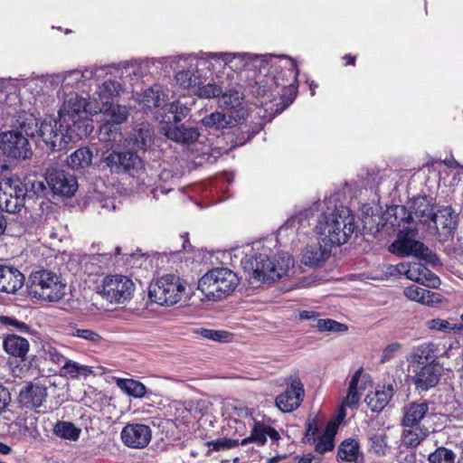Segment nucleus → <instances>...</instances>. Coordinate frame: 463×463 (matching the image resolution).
I'll return each mask as SVG.
<instances>
[{
    "mask_svg": "<svg viewBox=\"0 0 463 463\" xmlns=\"http://www.w3.org/2000/svg\"><path fill=\"white\" fill-rule=\"evenodd\" d=\"M86 107L85 99L80 97L76 92H70L65 95L63 104L59 110V120L66 121L67 118H76L84 112Z\"/></svg>",
    "mask_w": 463,
    "mask_h": 463,
    "instance_id": "27",
    "label": "nucleus"
},
{
    "mask_svg": "<svg viewBox=\"0 0 463 463\" xmlns=\"http://www.w3.org/2000/svg\"><path fill=\"white\" fill-rule=\"evenodd\" d=\"M62 374L70 376L71 379H78L80 375L88 376L92 373L90 366L80 364L72 360H68L62 364Z\"/></svg>",
    "mask_w": 463,
    "mask_h": 463,
    "instance_id": "47",
    "label": "nucleus"
},
{
    "mask_svg": "<svg viewBox=\"0 0 463 463\" xmlns=\"http://www.w3.org/2000/svg\"><path fill=\"white\" fill-rule=\"evenodd\" d=\"M48 396L47 387L39 382L26 383L19 391V406L26 410H36L40 408Z\"/></svg>",
    "mask_w": 463,
    "mask_h": 463,
    "instance_id": "17",
    "label": "nucleus"
},
{
    "mask_svg": "<svg viewBox=\"0 0 463 463\" xmlns=\"http://www.w3.org/2000/svg\"><path fill=\"white\" fill-rule=\"evenodd\" d=\"M359 444L354 439L344 440L337 451V459L342 461L355 462L359 456Z\"/></svg>",
    "mask_w": 463,
    "mask_h": 463,
    "instance_id": "46",
    "label": "nucleus"
},
{
    "mask_svg": "<svg viewBox=\"0 0 463 463\" xmlns=\"http://www.w3.org/2000/svg\"><path fill=\"white\" fill-rule=\"evenodd\" d=\"M430 402L427 401L411 402L403 407V416L402 419V427H413L421 425V420L429 412Z\"/></svg>",
    "mask_w": 463,
    "mask_h": 463,
    "instance_id": "25",
    "label": "nucleus"
},
{
    "mask_svg": "<svg viewBox=\"0 0 463 463\" xmlns=\"http://www.w3.org/2000/svg\"><path fill=\"white\" fill-rule=\"evenodd\" d=\"M455 452L445 447L437 448L428 457L430 463H455Z\"/></svg>",
    "mask_w": 463,
    "mask_h": 463,
    "instance_id": "51",
    "label": "nucleus"
},
{
    "mask_svg": "<svg viewBox=\"0 0 463 463\" xmlns=\"http://www.w3.org/2000/svg\"><path fill=\"white\" fill-rule=\"evenodd\" d=\"M331 247L329 244L319 241L308 244L302 252L301 261L306 266L315 267L324 262L330 255Z\"/></svg>",
    "mask_w": 463,
    "mask_h": 463,
    "instance_id": "26",
    "label": "nucleus"
},
{
    "mask_svg": "<svg viewBox=\"0 0 463 463\" xmlns=\"http://www.w3.org/2000/svg\"><path fill=\"white\" fill-rule=\"evenodd\" d=\"M412 383L417 390L428 391L439 382L442 368L439 364H430L420 367H412Z\"/></svg>",
    "mask_w": 463,
    "mask_h": 463,
    "instance_id": "21",
    "label": "nucleus"
},
{
    "mask_svg": "<svg viewBox=\"0 0 463 463\" xmlns=\"http://www.w3.org/2000/svg\"><path fill=\"white\" fill-rule=\"evenodd\" d=\"M5 351L14 357L24 358L29 351V342L16 334H8L3 341Z\"/></svg>",
    "mask_w": 463,
    "mask_h": 463,
    "instance_id": "33",
    "label": "nucleus"
},
{
    "mask_svg": "<svg viewBox=\"0 0 463 463\" xmlns=\"http://www.w3.org/2000/svg\"><path fill=\"white\" fill-rule=\"evenodd\" d=\"M121 85L118 81L114 80H105L101 86L99 87V97L104 103H109V99L119 94Z\"/></svg>",
    "mask_w": 463,
    "mask_h": 463,
    "instance_id": "49",
    "label": "nucleus"
},
{
    "mask_svg": "<svg viewBox=\"0 0 463 463\" xmlns=\"http://www.w3.org/2000/svg\"><path fill=\"white\" fill-rule=\"evenodd\" d=\"M110 118L107 122L118 124L120 126L125 122L128 117V110L127 107L121 105H112L109 109Z\"/></svg>",
    "mask_w": 463,
    "mask_h": 463,
    "instance_id": "56",
    "label": "nucleus"
},
{
    "mask_svg": "<svg viewBox=\"0 0 463 463\" xmlns=\"http://www.w3.org/2000/svg\"><path fill=\"white\" fill-rule=\"evenodd\" d=\"M306 426H307L306 434H305L306 441L308 443L315 442L316 435L319 431V427H318L317 422L315 420H308L307 421Z\"/></svg>",
    "mask_w": 463,
    "mask_h": 463,
    "instance_id": "64",
    "label": "nucleus"
},
{
    "mask_svg": "<svg viewBox=\"0 0 463 463\" xmlns=\"http://www.w3.org/2000/svg\"><path fill=\"white\" fill-rule=\"evenodd\" d=\"M239 284V279L228 268L213 269L204 274L198 282V289L208 300H221L229 296Z\"/></svg>",
    "mask_w": 463,
    "mask_h": 463,
    "instance_id": "5",
    "label": "nucleus"
},
{
    "mask_svg": "<svg viewBox=\"0 0 463 463\" xmlns=\"http://www.w3.org/2000/svg\"><path fill=\"white\" fill-rule=\"evenodd\" d=\"M286 390L276 397L275 403L282 412H292L304 400V385L297 373L291 374L286 380Z\"/></svg>",
    "mask_w": 463,
    "mask_h": 463,
    "instance_id": "15",
    "label": "nucleus"
},
{
    "mask_svg": "<svg viewBox=\"0 0 463 463\" xmlns=\"http://www.w3.org/2000/svg\"><path fill=\"white\" fill-rule=\"evenodd\" d=\"M98 69H85L84 71L73 70L68 71L62 79V86L64 88H77L80 83L95 77Z\"/></svg>",
    "mask_w": 463,
    "mask_h": 463,
    "instance_id": "41",
    "label": "nucleus"
},
{
    "mask_svg": "<svg viewBox=\"0 0 463 463\" xmlns=\"http://www.w3.org/2000/svg\"><path fill=\"white\" fill-rule=\"evenodd\" d=\"M46 122H53L52 118H44L39 125L38 118L31 112L25 110L16 111L11 118L10 130H15L27 137H34L38 134L43 140V126Z\"/></svg>",
    "mask_w": 463,
    "mask_h": 463,
    "instance_id": "16",
    "label": "nucleus"
},
{
    "mask_svg": "<svg viewBox=\"0 0 463 463\" xmlns=\"http://www.w3.org/2000/svg\"><path fill=\"white\" fill-rule=\"evenodd\" d=\"M103 162L111 173L128 175L135 177L145 170V163L138 153L128 149L127 151L112 150L103 157Z\"/></svg>",
    "mask_w": 463,
    "mask_h": 463,
    "instance_id": "8",
    "label": "nucleus"
},
{
    "mask_svg": "<svg viewBox=\"0 0 463 463\" xmlns=\"http://www.w3.org/2000/svg\"><path fill=\"white\" fill-rule=\"evenodd\" d=\"M165 110V114L162 121L165 122L166 125H172V122H174L175 125H178L190 112V109L179 100H175L167 104Z\"/></svg>",
    "mask_w": 463,
    "mask_h": 463,
    "instance_id": "39",
    "label": "nucleus"
},
{
    "mask_svg": "<svg viewBox=\"0 0 463 463\" xmlns=\"http://www.w3.org/2000/svg\"><path fill=\"white\" fill-rule=\"evenodd\" d=\"M46 181L53 194L65 197L72 196L78 188L76 177L63 170L50 172Z\"/></svg>",
    "mask_w": 463,
    "mask_h": 463,
    "instance_id": "20",
    "label": "nucleus"
},
{
    "mask_svg": "<svg viewBox=\"0 0 463 463\" xmlns=\"http://www.w3.org/2000/svg\"><path fill=\"white\" fill-rule=\"evenodd\" d=\"M430 433V430L424 425L403 427L402 440L405 447L416 448L429 437Z\"/></svg>",
    "mask_w": 463,
    "mask_h": 463,
    "instance_id": "35",
    "label": "nucleus"
},
{
    "mask_svg": "<svg viewBox=\"0 0 463 463\" xmlns=\"http://www.w3.org/2000/svg\"><path fill=\"white\" fill-rule=\"evenodd\" d=\"M150 299L160 306H173L178 303L185 293L186 284L178 275H163L149 285Z\"/></svg>",
    "mask_w": 463,
    "mask_h": 463,
    "instance_id": "7",
    "label": "nucleus"
},
{
    "mask_svg": "<svg viewBox=\"0 0 463 463\" xmlns=\"http://www.w3.org/2000/svg\"><path fill=\"white\" fill-rule=\"evenodd\" d=\"M337 428L338 425L335 422L330 421L326 424L324 433L316 439L315 442H313L315 444V449L317 453L324 454L334 449V439L337 431Z\"/></svg>",
    "mask_w": 463,
    "mask_h": 463,
    "instance_id": "38",
    "label": "nucleus"
},
{
    "mask_svg": "<svg viewBox=\"0 0 463 463\" xmlns=\"http://www.w3.org/2000/svg\"><path fill=\"white\" fill-rule=\"evenodd\" d=\"M155 131L148 123H142L137 126L125 138V146L128 149L139 152H146L154 143Z\"/></svg>",
    "mask_w": 463,
    "mask_h": 463,
    "instance_id": "19",
    "label": "nucleus"
},
{
    "mask_svg": "<svg viewBox=\"0 0 463 463\" xmlns=\"http://www.w3.org/2000/svg\"><path fill=\"white\" fill-rule=\"evenodd\" d=\"M414 235L415 230L413 228L400 230L397 240L390 247L391 251L402 257L412 255L430 264H437L439 261L438 256L431 252L422 242L409 237Z\"/></svg>",
    "mask_w": 463,
    "mask_h": 463,
    "instance_id": "9",
    "label": "nucleus"
},
{
    "mask_svg": "<svg viewBox=\"0 0 463 463\" xmlns=\"http://www.w3.org/2000/svg\"><path fill=\"white\" fill-rule=\"evenodd\" d=\"M266 58L262 70L269 71L276 87H281L282 91L288 89L295 96L298 74L296 61L285 55L267 54Z\"/></svg>",
    "mask_w": 463,
    "mask_h": 463,
    "instance_id": "6",
    "label": "nucleus"
},
{
    "mask_svg": "<svg viewBox=\"0 0 463 463\" xmlns=\"http://www.w3.org/2000/svg\"><path fill=\"white\" fill-rule=\"evenodd\" d=\"M116 385L128 396L143 398L146 393V387L134 379L117 378Z\"/></svg>",
    "mask_w": 463,
    "mask_h": 463,
    "instance_id": "42",
    "label": "nucleus"
},
{
    "mask_svg": "<svg viewBox=\"0 0 463 463\" xmlns=\"http://www.w3.org/2000/svg\"><path fill=\"white\" fill-rule=\"evenodd\" d=\"M23 185L27 189L26 197L33 198L43 193L45 185L43 181L37 180L34 176H25L22 179Z\"/></svg>",
    "mask_w": 463,
    "mask_h": 463,
    "instance_id": "52",
    "label": "nucleus"
},
{
    "mask_svg": "<svg viewBox=\"0 0 463 463\" xmlns=\"http://www.w3.org/2000/svg\"><path fill=\"white\" fill-rule=\"evenodd\" d=\"M53 433L61 439L76 441L80 438L81 430L71 421L59 420L53 427Z\"/></svg>",
    "mask_w": 463,
    "mask_h": 463,
    "instance_id": "44",
    "label": "nucleus"
},
{
    "mask_svg": "<svg viewBox=\"0 0 463 463\" xmlns=\"http://www.w3.org/2000/svg\"><path fill=\"white\" fill-rule=\"evenodd\" d=\"M70 335L86 340L91 344H99L102 340L101 335L91 329L74 328Z\"/></svg>",
    "mask_w": 463,
    "mask_h": 463,
    "instance_id": "57",
    "label": "nucleus"
},
{
    "mask_svg": "<svg viewBox=\"0 0 463 463\" xmlns=\"http://www.w3.org/2000/svg\"><path fill=\"white\" fill-rule=\"evenodd\" d=\"M162 95V86L159 84H154L144 91L140 101L144 107L149 109L153 108H159L164 102Z\"/></svg>",
    "mask_w": 463,
    "mask_h": 463,
    "instance_id": "45",
    "label": "nucleus"
},
{
    "mask_svg": "<svg viewBox=\"0 0 463 463\" xmlns=\"http://www.w3.org/2000/svg\"><path fill=\"white\" fill-rule=\"evenodd\" d=\"M385 222L391 227L400 230L411 228L409 225L412 222L411 213L404 205H393L390 207L385 213Z\"/></svg>",
    "mask_w": 463,
    "mask_h": 463,
    "instance_id": "30",
    "label": "nucleus"
},
{
    "mask_svg": "<svg viewBox=\"0 0 463 463\" xmlns=\"http://www.w3.org/2000/svg\"><path fill=\"white\" fill-rule=\"evenodd\" d=\"M242 265L250 279L256 282H274L288 275L294 266V260L286 252L278 254L272 260L266 254H258L245 258Z\"/></svg>",
    "mask_w": 463,
    "mask_h": 463,
    "instance_id": "3",
    "label": "nucleus"
},
{
    "mask_svg": "<svg viewBox=\"0 0 463 463\" xmlns=\"http://www.w3.org/2000/svg\"><path fill=\"white\" fill-rule=\"evenodd\" d=\"M392 395L393 387L389 384L383 390H376L373 394L367 395L365 401L373 411L379 412L387 406Z\"/></svg>",
    "mask_w": 463,
    "mask_h": 463,
    "instance_id": "37",
    "label": "nucleus"
},
{
    "mask_svg": "<svg viewBox=\"0 0 463 463\" xmlns=\"http://www.w3.org/2000/svg\"><path fill=\"white\" fill-rule=\"evenodd\" d=\"M243 100V94L235 89H227L224 90L219 98V107L228 110H235L238 113L239 118H242L244 112L242 111L241 105Z\"/></svg>",
    "mask_w": 463,
    "mask_h": 463,
    "instance_id": "34",
    "label": "nucleus"
},
{
    "mask_svg": "<svg viewBox=\"0 0 463 463\" xmlns=\"http://www.w3.org/2000/svg\"><path fill=\"white\" fill-rule=\"evenodd\" d=\"M438 345L434 343H423L416 346L411 354V366L420 367L430 364H439L438 359Z\"/></svg>",
    "mask_w": 463,
    "mask_h": 463,
    "instance_id": "29",
    "label": "nucleus"
},
{
    "mask_svg": "<svg viewBox=\"0 0 463 463\" xmlns=\"http://www.w3.org/2000/svg\"><path fill=\"white\" fill-rule=\"evenodd\" d=\"M135 291L134 282L124 275H108L101 284L99 291L102 298L111 304H126L133 296Z\"/></svg>",
    "mask_w": 463,
    "mask_h": 463,
    "instance_id": "10",
    "label": "nucleus"
},
{
    "mask_svg": "<svg viewBox=\"0 0 463 463\" xmlns=\"http://www.w3.org/2000/svg\"><path fill=\"white\" fill-rule=\"evenodd\" d=\"M433 224L434 234L439 242L453 239L457 226L458 215L451 206H439L432 215L429 224Z\"/></svg>",
    "mask_w": 463,
    "mask_h": 463,
    "instance_id": "14",
    "label": "nucleus"
},
{
    "mask_svg": "<svg viewBox=\"0 0 463 463\" xmlns=\"http://www.w3.org/2000/svg\"><path fill=\"white\" fill-rule=\"evenodd\" d=\"M339 198V194H333L324 201L317 202L310 208L288 218L280 231L298 230L301 226L309 225L310 218H315L316 231L323 243L330 246L346 243L357 226L353 212L340 203Z\"/></svg>",
    "mask_w": 463,
    "mask_h": 463,
    "instance_id": "1",
    "label": "nucleus"
},
{
    "mask_svg": "<svg viewBox=\"0 0 463 463\" xmlns=\"http://www.w3.org/2000/svg\"><path fill=\"white\" fill-rule=\"evenodd\" d=\"M0 325L23 335L32 334V328L29 325L14 317L0 316Z\"/></svg>",
    "mask_w": 463,
    "mask_h": 463,
    "instance_id": "50",
    "label": "nucleus"
},
{
    "mask_svg": "<svg viewBox=\"0 0 463 463\" xmlns=\"http://www.w3.org/2000/svg\"><path fill=\"white\" fill-rule=\"evenodd\" d=\"M201 122L207 128L219 130L232 126L233 124V118L215 111L203 117Z\"/></svg>",
    "mask_w": 463,
    "mask_h": 463,
    "instance_id": "43",
    "label": "nucleus"
},
{
    "mask_svg": "<svg viewBox=\"0 0 463 463\" xmlns=\"http://www.w3.org/2000/svg\"><path fill=\"white\" fill-rule=\"evenodd\" d=\"M400 349L401 345L399 343H392L391 345H388L382 353L380 359L381 363L384 364L392 360L396 355Z\"/></svg>",
    "mask_w": 463,
    "mask_h": 463,
    "instance_id": "63",
    "label": "nucleus"
},
{
    "mask_svg": "<svg viewBox=\"0 0 463 463\" xmlns=\"http://www.w3.org/2000/svg\"><path fill=\"white\" fill-rule=\"evenodd\" d=\"M411 211L409 212L411 213V215L414 214L421 223L429 224L435 213L433 211V199L427 195L414 197L411 201Z\"/></svg>",
    "mask_w": 463,
    "mask_h": 463,
    "instance_id": "32",
    "label": "nucleus"
},
{
    "mask_svg": "<svg viewBox=\"0 0 463 463\" xmlns=\"http://www.w3.org/2000/svg\"><path fill=\"white\" fill-rule=\"evenodd\" d=\"M162 130L168 139L182 145L194 144L201 135L198 128L185 124L165 125Z\"/></svg>",
    "mask_w": 463,
    "mask_h": 463,
    "instance_id": "22",
    "label": "nucleus"
},
{
    "mask_svg": "<svg viewBox=\"0 0 463 463\" xmlns=\"http://www.w3.org/2000/svg\"><path fill=\"white\" fill-rule=\"evenodd\" d=\"M267 54L258 55L249 52H209L207 57L214 60H222L225 66L233 71H240L245 69H259L262 71Z\"/></svg>",
    "mask_w": 463,
    "mask_h": 463,
    "instance_id": "12",
    "label": "nucleus"
},
{
    "mask_svg": "<svg viewBox=\"0 0 463 463\" xmlns=\"http://www.w3.org/2000/svg\"><path fill=\"white\" fill-rule=\"evenodd\" d=\"M371 449L378 456H384L388 450L387 437L385 434H373L371 438Z\"/></svg>",
    "mask_w": 463,
    "mask_h": 463,
    "instance_id": "55",
    "label": "nucleus"
},
{
    "mask_svg": "<svg viewBox=\"0 0 463 463\" xmlns=\"http://www.w3.org/2000/svg\"><path fill=\"white\" fill-rule=\"evenodd\" d=\"M314 326L319 332H345L348 329L346 325L333 319H317V324Z\"/></svg>",
    "mask_w": 463,
    "mask_h": 463,
    "instance_id": "54",
    "label": "nucleus"
},
{
    "mask_svg": "<svg viewBox=\"0 0 463 463\" xmlns=\"http://www.w3.org/2000/svg\"><path fill=\"white\" fill-rule=\"evenodd\" d=\"M404 295L413 301L430 305L432 302L431 296L433 293L426 288L411 285L405 288Z\"/></svg>",
    "mask_w": 463,
    "mask_h": 463,
    "instance_id": "48",
    "label": "nucleus"
},
{
    "mask_svg": "<svg viewBox=\"0 0 463 463\" xmlns=\"http://www.w3.org/2000/svg\"><path fill=\"white\" fill-rule=\"evenodd\" d=\"M120 438L128 448L144 449L152 439V430L148 425L143 423H128L122 429Z\"/></svg>",
    "mask_w": 463,
    "mask_h": 463,
    "instance_id": "18",
    "label": "nucleus"
},
{
    "mask_svg": "<svg viewBox=\"0 0 463 463\" xmlns=\"http://www.w3.org/2000/svg\"><path fill=\"white\" fill-rule=\"evenodd\" d=\"M24 281V275L17 268L0 264V292L14 294Z\"/></svg>",
    "mask_w": 463,
    "mask_h": 463,
    "instance_id": "23",
    "label": "nucleus"
},
{
    "mask_svg": "<svg viewBox=\"0 0 463 463\" xmlns=\"http://www.w3.org/2000/svg\"><path fill=\"white\" fill-rule=\"evenodd\" d=\"M225 87L223 83L209 82L202 87H199L197 94L200 98L212 99L221 96Z\"/></svg>",
    "mask_w": 463,
    "mask_h": 463,
    "instance_id": "53",
    "label": "nucleus"
},
{
    "mask_svg": "<svg viewBox=\"0 0 463 463\" xmlns=\"http://www.w3.org/2000/svg\"><path fill=\"white\" fill-rule=\"evenodd\" d=\"M99 140L104 143L108 154L110 149L119 147L123 142L121 127L111 122H105L99 128Z\"/></svg>",
    "mask_w": 463,
    "mask_h": 463,
    "instance_id": "31",
    "label": "nucleus"
},
{
    "mask_svg": "<svg viewBox=\"0 0 463 463\" xmlns=\"http://www.w3.org/2000/svg\"><path fill=\"white\" fill-rule=\"evenodd\" d=\"M427 327L431 331H439L446 334L454 333L458 343L463 345V336L460 323H450L449 320L441 318H432L426 322Z\"/></svg>",
    "mask_w": 463,
    "mask_h": 463,
    "instance_id": "36",
    "label": "nucleus"
},
{
    "mask_svg": "<svg viewBox=\"0 0 463 463\" xmlns=\"http://www.w3.org/2000/svg\"><path fill=\"white\" fill-rule=\"evenodd\" d=\"M199 334L204 338L221 343L228 342L232 335L229 332L224 330H214L207 328L200 329Z\"/></svg>",
    "mask_w": 463,
    "mask_h": 463,
    "instance_id": "59",
    "label": "nucleus"
},
{
    "mask_svg": "<svg viewBox=\"0 0 463 463\" xmlns=\"http://www.w3.org/2000/svg\"><path fill=\"white\" fill-rule=\"evenodd\" d=\"M26 191L19 176L3 178L0 181V208L9 213L20 212L24 205Z\"/></svg>",
    "mask_w": 463,
    "mask_h": 463,
    "instance_id": "11",
    "label": "nucleus"
},
{
    "mask_svg": "<svg viewBox=\"0 0 463 463\" xmlns=\"http://www.w3.org/2000/svg\"><path fill=\"white\" fill-rule=\"evenodd\" d=\"M92 151L85 146L75 150L67 159V165L74 170L84 169L91 165Z\"/></svg>",
    "mask_w": 463,
    "mask_h": 463,
    "instance_id": "40",
    "label": "nucleus"
},
{
    "mask_svg": "<svg viewBox=\"0 0 463 463\" xmlns=\"http://www.w3.org/2000/svg\"><path fill=\"white\" fill-rule=\"evenodd\" d=\"M26 287L31 297L46 302H58L65 296V283L56 272L47 269L33 270Z\"/></svg>",
    "mask_w": 463,
    "mask_h": 463,
    "instance_id": "4",
    "label": "nucleus"
},
{
    "mask_svg": "<svg viewBox=\"0 0 463 463\" xmlns=\"http://www.w3.org/2000/svg\"><path fill=\"white\" fill-rule=\"evenodd\" d=\"M405 276L410 280L430 288H437L440 284L439 277L420 262L406 263Z\"/></svg>",
    "mask_w": 463,
    "mask_h": 463,
    "instance_id": "24",
    "label": "nucleus"
},
{
    "mask_svg": "<svg viewBox=\"0 0 463 463\" xmlns=\"http://www.w3.org/2000/svg\"><path fill=\"white\" fill-rule=\"evenodd\" d=\"M176 83L183 89H188L197 84V77L191 71H180L175 74Z\"/></svg>",
    "mask_w": 463,
    "mask_h": 463,
    "instance_id": "58",
    "label": "nucleus"
},
{
    "mask_svg": "<svg viewBox=\"0 0 463 463\" xmlns=\"http://www.w3.org/2000/svg\"><path fill=\"white\" fill-rule=\"evenodd\" d=\"M0 150L13 159H27L33 154L29 137L15 130L0 133Z\"/></svg>",
    "mask_w": 463,
    "mask_h": 463,
    "instance_id": "13",
    "label": "nucleus"
},
{
    "mask_svg": "<svg viewBox=\"0 0 463 463\" xmlns=\"http://www.w3.org/2000/svg\"><path fill=\"white\" fill-rule=\"evenodd\" d=\"M5 89V90L0 91V101H3L8 107L20 103L19 96L15 93V91H11L12 90L15 89L13 84H11V82H8Z\"/></svg>",
    "mask_w": 463,
    "mask_h": 463,
    "instance_id": "61",
    "label": "nucleus"
},
{
    "mask_svg": "<svg viewBox=\"0 0 463 463\" xmlns=\"http://www.w3.org/2000/svg\"><path fill=\"white\" fill-rule=\"evenodd\" d=\"M268 436L272 441H278L280 439L279 433L274 428L261 421H255L250 435L243 439L241 444L244 446L252 442L263 446L267 442Z\"/></svg>",
    "mask_w": 463,
    "mask_h": 463,
    "instance_id": "28",
    "label": "nucleus"
},
{
    "mask_svg": "<svg viewBox=\"0 0 463 463\" xmlns=\"http://www.w3.org/2000/svg\"><path fill=\"white\" fill-rule=\"evenodd\" d=\"M206 445L212 451H220L237 447L239 445V441L236 439L223 438L208 441Z\"/></svg>",
    "mask_w": 463,
    "mask_h": 463,
    "instance_id": "60",
    "label": "nucleus"
},
{
    "mask_svg": "<svg viewBox=\"0 0 463 463\" xmlns=\"http://www.w3.org/2000/svg\"><path fill=\"white\" fill-rule=\"evenodd\" d=\"M93 131L90 119L81 116L67 118L66 121L46 122L43 126V142L52 151H60L70 142L85 138Z\"/></svg>",
    "mask_w": 463,
    "mask_h": 463,
    "instance_id": "2",
    "label": "nucleus"
},
{
    "mask_svg": "<svg viewBox=\"0 0 463 463\" xmlns=\"http://www.w3.org/2000/svg\"><path fill=\"white\" fill-rule=\"evenodd\" d=\"M161 65H162V62L159 60L147 59V60L140 62L137 66L138 71H133V73L135 75H140L141 77H144V75L146 74L147 72L154 73V71H151L150 69L155 68L157 71L160 69Z\"/></svg>",
    "mask_w": 463,
    "mask_h": 463,
    "instance_id": "62",
    "label": "nucleus"
}]
</instances>
